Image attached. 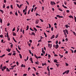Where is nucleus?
Listing matches in <instances>:
<instances>
[{"instance_id":"1","label":"nucleus","mask_w":76,"mask_h":76,"mask_svg":"<svg viewBox=\"0 0 76 76\" xmlns=\"http://www.w3.org/2000/svg\"><path fill=\"white\" fill-rule=\"evenodd\" d=\"M50 4H51V5H53L54 4V5H56V3L54 2V1H51Z\"/></svg>"},{"instance_id":"2","label":"nucleus","mask_w":76,"mask_h":76,"mask_svg":"<svg viewBox=\"0 0 76 76\" xmlns=\"http://www.w3.org/2000/svg\"><path fill=\"white\" fill-rule=\"evenodd\" d=\"M0 69H1L2 70V71H3V72L4 71V69H3V64H1V65L0 66Z\"/></svg>"},{"instance_id":"3","label":"nucleus","mask_w":76,"mask_h":76,"mask_svg":"<svg viewBox=\"0 0 76 76\" xmlns=\"http://www.w3.org/2000/svg\"><path fill=\"white\" fill-rule=\"evenodd\" d=\"M56 17H57L58 18H63V17L62 16H61L59 15H56Z\"/></svg>"},{"instance_id":"4","label":"nucleus","mask_w":76,"mask_h":76,"mask_svg":"<svg viewBox=\"0 0 76 76\" xmlns=\"http://www.w3.org/2000/svg\"><path fill=\"white\" fill-rule=\"evenodd\" d=\"M8 34V33L7 32V37L8 39V40H9V41L10 40V38L9 37V35Z\"/></svg>"},{"instance_id":"5","label":"nucleus","mask_w":76,"mask_h":76,"mask_svg":"<svg viewBox=\"0 0 76 76\" xmlns=\"http://www.w3.org/2000/svg\"><path fill=\"white\" fill-rule=\"evenodd\" d=\"M48 44V46L49 48H51L52 47V44Z\"/></svg>"},{"instance_id":"6","label":"nucleus","mask_w":76,"mask_h":76,"mask_svg":"<svg viewBox=\"0 0 76 76\" xmlns=\"http://www.w3.org/2000/svg\"><path fill=\"white\" fill-rule=\"evenodd\" d=\"M64 31H65L66 34L67 33V34H69V33H68V30H67V29H65V30H64Z\"/></svg>"},{"instance_id":"7","label":"nucleus","mask_w":76,"mask_h":76,"mask_svg":"<svg viewBox=\"0 0 76 76\" xmlns=\"http://www.w3.org/2000/svg\"><path fill=\"white\" fill-rule=\"evenodd\" d=\"M6 50L7 51H8V52H10V51H11V49H9V48H8V49H6Z\"/></svg>"},{"instance_id":"8","label":"nucleus","mask_w":76,"mask_h":76,"mask_svg":"<svg viewBox=\"0 0 76 76\" xmlns=\"http://www.w3.org/2000/svg\"><path fill=\"white\" fill-rule=\"evenodd\" d=\"M39 23V20H35V24H38Z\"/></svg>"},{"instance_id":"9","label":"nucleus","mask_w":76,"mask_h":76,"mask_svg":"<svg viewBox=\"0 0 76 76\" xmlns=\"http://www.w3.org/2000/svg\"><path fill=\"white\" fill-rule=\"evenodd\" d=\"M55 46L56 47H55V48H56V49H57L58 48V44H56Z\"/></svg>"},{"instance_id":"10","label":"nucleus","mask_w":76,"mask_h":76,"mask_svg":"<svg viewBox=\"0 0 76 76\" xmlns=\"http://www.w3.org/2000/svg\"><path fill=\"white\" fill-rule=\"evenodd\" d=\"M65 27H66V28L67 29L68 28H69V26H68V25L67 24V25H65Z\"/></svg>"},{"instance_id":"11","label":"nucleus","mask_w":76,"mask_h":76,"mask_svg":"<svg viewBox=\"0 0 76 76\" xmlns=\"http://www.w3.org/2000/svg\"><path fill=\"white\" fill-rule=\"evenodd\" d=\"M55 38V36H54V35H53L51 37L50 39H53V38Z\"/></svg>"},{"instance_id":"12","label":"nucleus","mask_w":76,"mask_h":76,"mask_svg":"<svg viewBox=\"0 0 76 76\" xmlns=\"http://www.w3.org/2000/svg\"><path fill=\"white\" fill-rule=\"evenodd\" d=\"M63 32L64 33V34L65 35L66 37H67V35L66 34V32L65 31V30H63Z\"/></svg>"},{"instance_id":"13","label":"nucleus","mask_w":76,"mask_h":76,"mask_svg":"<svg viewBox=\"0 0 76 76\" xmlns=\"http://www.w3.org/2000/svg\"><path fill=\"white\" fill-rule=\"evenodd\" d=\"M66 72V73L67 74H68V73H69V70H68L66 71H65Z\"/></svg>"},{"instance_id":"14","label":"nucleus","mask_w":76,"mask_h":76,"mask_svg":"<svg viewBox=\"0 0 76 76\" xmlns=\"http://www.w3.org/2000/svg\"><path fill=\"white\" fill-rule=\"evenodd\" d=\"M21 67H25V65H23V64H22L21 65Z\"/></svg>"},{"instance_id":"15","label":"nucleus","mask_w":76,"mask_h":76,"mask_svg":"<svg viewBox=\"0 0 76 76\" xmlns=\"http://www.w3.org/2000/svg\"><path fill=\"white\" fill-rule=\"evenodd\" d=\"M68 17H69L70 18H72V19H73V17L72 15H69L68 16Z\"/></svg>"},{"instance_id":"16","label":"nucleus","mask_w":76,"mask_h":76,"mask_svg":"<svg viewBox=\"0 0 76 76\" xmlns=\"http://www.w3.org/2000/svg\"><path fill=\"white\" fill-rule=\"evenodd\" d=\"M62 7H64V8H65V9H66V8H67V7L66 6H65L64 5V4L62 5Z\"/></svg>"},{"instance_id":"17","label":"nucleus","mask_w":76,"mask_h":76,"mask_svg":"<svg viewBox=\"0 0 76 76\" xmlns=\"http://www.w3.org/2000/svg\"><path fill=\"white\" fill-rule=\"evenodd\" d=\"M0 22L1 24H2V23L3 22V20H2V19L1 18L0 19Z\"/></svg>"},{"instance_id":"18","label":"nucleus","mask_w":76,"mask_h":76,"mask_svg":"<svg viewBox=\"0 0 76 76\" xmlns=\"http://www.w3.org/2000/svg\"><path fill=\"white\" fill-rule=\"evenodd\" d=\"M6 71L8 72H10V70H9L8 68H7Z\"/></svg>"},{"instance_id":"19","label":"nucleus","mask_w":76,"mask_h":76,"mask_svg":"<svg viewBox=\"0 0 76 76\" xmlns=\"http://www.w3.org/2000/svg\"><path fill=\"white\" fill-rule=\"evenodd\" d=\"M13 36H16V33H15V32H13Z\"/></svg>"},{"instance_id":"20","label":"nucleus","mask_w":76,"mask_h":76,"mask_svg":"<svg viewBox=\"0 0 76 76\" xmlns=\"http://www.w3.org/2000/svg\"><path fill=\"white\" fill-rule=\"evenodd\" d=\"M3 68L4 70H4H5V69H6L7 68V66H4L3 67Z\"/></svg>"},{"instance_id":"21","label":"nucleus","mask_w":76,"mask_h":76,"mask_svg":"<svg viewBox=\"0 0 76 76\" xmlns=\"http://www.w3.org/2000/svg\"><path fill=\"white\" fill-rule=\"evenodd\" d=\"M42 53H43V54H45V51H44V49H43V48L42 49Z\"/></svg>"},{"instance_id":"22","label":"nucleus","mask_w":76,"mask_h":76,"mask_svg":"<svg viewBox=\"0 0 76 76\" xmlns=\"http://www.w3.org/2000/svg\"><path fill=\"white\" fill-rule=\"evenodd\" d=\"M19 56H20V58H22V56L21 54H19Z\"/></svg>"},{"instance_id":"23","label":"nucleus","mask_w":76,"mask_h":76,"mask_svg":"<svg viewBox=\"0 0 76 76\" xmlns=\"http://www.w3.org/2000/svg\"><path fill=\"white\" fill-rule=\"evenodd\" d=\"M57 59H54V63H57Z\"/></svg>"},{"instance_id":"24","label":"nucleus","mask_w":76,"mask_h":76,"mask_svg":"<svg viewBox=\"0 0 76 76\" xmlns=\"http://www.w3.org/2000/svg\"><path fill=\"white\" fill-rule=\"evenodd\" d=\"M42 66H44L45 65H47V64H46V63H42Z\"/></svg>"},{"instance_id":"25","label":"nucleus","mask_w":76,"mask_h":76,"mask_svg":"<svg viewBox=\"0 0 76 76\" xmlns=\"http://www.w3.org/2000/svg\"><path fill=\"white\" fill-rule=\"evenodd\" d=\"M32 35H34V36H35V33L34 32H32Z\"/></svg>"},{"instance_id":"26","label":"nucleus","mask_w":76,"mask_h":76,"mask_svg":"<svg viewBox=\"0 0 76 76\" xmlns=\"http://www.w3.org/2000/svg\"><path fill=\"white\" fill-rule=\"evenodd\" d=\"M16 65H14L13 66H11V67H12V68H13L14 67H15V66H16Z\"/></svg>"},{"instance_id":"27","label":"nucleus","mask_w":76,"mask_h":76,"mask_svg":"<svg viewBox=\"0 0 76 76\" xmlns=\"http://www.w3.org/2000/svg\"><path fill=\"white\" fill-rule=\"evenodd\" d=\"M5 56V54H4V55H2V56H0V57L1 58H2V57H4V56Z\"/></svg>"},{"instance_id":"28","label":"nucleus","mask_w":76,"mask_h":76,"mask_svg":"<svg viewBox=\"0 0 76 76\" xmlns=\"http://www.w3.org/2000/svg\"><path fill=\"white\" fill-rule=\"evenodd\" d=\"M27 44H28V46H29V47H31V43H29V42H28L27 43Z\"/></svg>"},{"instance_id":"29","label":"nucleus","mask_w":76,"mask_h":76,"mask_svg":"<svg viewBox=\"0 0 76 76\" xmlns=\"http://www.w3.org/2000/svg\"><path fill=\"white\" fill-rule=\"evenodd\" d=\"M0 11L2 13V14L4 13V11H3V10H0Z\"/></svg>"},{"instance_id":"30","label":"nucleus","mask_w":76,"mask_h":76,"mask_svg":"<svg viewBox=\"0 0 76 76\" xmlns=\"http://www.w3.org/2000/svg\"><path fill=\"white\" fill-rule=\"evenodd\" d=\"M58 10H60L61 12H63V10H61L60 8H58Z\"/></svg>"},{"instance_id":"31","label":"nucleus","mask_w":76,"mask_h":76,"mask_svg":"<svg viewBox=\"0 0 76 76\" xmlns=\"http://www.w3.org/2000/svg\"><path fill=\"white\" fill-rule=\"evenodd\" d=\"M74 20H75V22H76V17L75 16H74Z\"/></svg>"},{"instance_id":"32","label":"nucleus","mask_w":76,"mask_h":76,"mask_svg":"<svg viewBox=\"0 0 76 76\" xmlns=\"http://www.w3.org/2000/svg\"><path fill=\"white\" fill-rule=\"evenodd\" d=\"M48 25L49 26V28H51V24H50L49 23L48 24Z\"/></svg>"},{"instance_id":"33","label":"nucleus","mask_w":76,"mask_h":76,"mask_svg":"<svg viewBox=\"0 0 76 76\" xmlns=\"http://www.w3.org/2000/svg\"><path fill=\"white\" fill-rule=\"evenodd\" d=\"M17 6H18V7H19V8H20V7L19 5L18 4H17Z\"/></svg>"},{"instance_id":"34","label":"nucleus","mask_w":76,"mask_h":76,"mask_svg":"<svg viewBox=\"0 0 76 76\" xmlns=\"http://www.w3.org/2000/svg\"><path fill=\"white\" fill-rule=\"evenodd\" d=\"M35 64H39V63L38 62H35Z\"/></svg>"},{"instance_id":"35","label":"nucleus","mask_w":76,"mask_h":76,"mask_svg":"<svg viewBox=\"0 0 76 76\" xmlns=\"http://www.w3.org/2000/svg\"><path fill=\"white\" fill-rule=\"evenodd\" d=\"M44 34L45 35V37L46 38L47 37V34H46L44 32Z\"/></svg>"},{"instance_id":"36","label":"nucleus","mask_w":76,"mask_h":76,"mask_svg":"<svg viewBox=\"0 0 76 76\" xmlns=\"http://www.w3.org/2000/svg\"><path fill=\"white\" fill-rule=\"evenodd\" d=\"M65 64H66V66H69V64H68L67 63H65Z\"/></svg>"},{"instance_id":"37","label":"nucleus","mask_w":76,"mask_h":76,"mask_svg":"<svg viewBox=\"0 0 76 76\" xmlns=\"http://www.w3.org/2000/svg\"><path fill=\"white\" fill-rule=\"evenodd\" d=\"M39 19H40V20H41L42 22H44V21L42 20L41 19L39 18Z\"/></svg>"},{"instance_id":"38","label":"nucleus","mask_w":76,"mask_h":76,"mask_svg":"<svg viewBox=\"0 0 76 76\" xmlns=\"http://www.w3.org/2000/svg\"><path fill=\"white\" fill-rule=\"evenodd\" d=\"M33 28L34 29V31H37V29H36V28H35V27H34Z\"/></svg>"},{"instance_id":"39","label":"nucleus","mask_w":76,"mask_h":76,"mask_svg":"<svg viewBox=\"0 0 76 76\" xmlns=\"http://www.w3.org/2000/svg\"><path fill=\"white\" fill-rule=\"evenodd\" d=\"M13 39L14 41L15 42H17V41H16L15 40V38H14V37H13Z\"/></svg>"},{"instance_id":"40","label":"nucleus","mask_w":76,"mask_h":76,"mask_svg":"<svg viewBox=\"0 0 76 76\" xmlns=\"http://www.w3.org/2000/svg\"><path fill=\"white\" fill-rule=\"evenodd\" d=\"M5 7H6V6L5 5V4H4L3 5V8H5Z\"/></svg>"},{"instance_id":"41","label":"nucleus","mask_w":76,"mask_h":76,"mask_svg":"<svg viewBox=\"0 0 76 76\" xmlns=\"http://www.w3.org/2000/svg\"><path fill=\"white\" fill-rule=\"evenodd\" d=\"M11 9H13V5H11Z\"/></svg>"},{"instance_id":"42","label":"nucleus","mask_w":76,"mask_h":76,"mask_svg":"<svg viewBox=\"0 0 76 76\" xmlns=\"http://www.w3.org/2000/svg\"><path fill=\"white\" fill-rule=\"evenodd\" d=\"M29 53L30 54H32V52H31V50H29Z\"/></svg>"},{"instance_id":"43","label":"nucleus","mask_w":76,"mask_h":76,"mask_svg":"<svg viewBox=\"0 0 76 76\" xmlns=\"http://www.w3.org/2000/svg\"><path fill=\"white\" fill-rule=\"evenodd\" d=\"M12 53H10L9 54H8V56H11L12 55Z\"/></svg>"},{"instance_id":"44","label":"nucleus","mask_w":76,"mask_h":76,"mask_svg":"<svg viewBox=\"0 0 76 76\" xmlns=\"http://www.w3.org/2000/svg\"><path fill=\"white\" fill-rule=\"evenodd\" d=\"M15 15H16L17 16H18V13H17V11H16L15 12Z\"/></svg>"},{"instance_id":"45","label":"nucleus","mask_w":76,"mask_h":76,"mask_svg":"<svg viewBox=\"0 0 76 76\" xmlns=\"http://www.w3.org/2000/svg\"><path fill=\"white\" fill-rule=\"evenodd\" d=\"M16 55V53H14L12 54V56H15Z\"/></svg>"},{"instance_id":"46","label":"nucleus","mask_w":76,"mask_h":76,"mask_svg":"<svg viewBox=\"0 0 76 76\" xmlns=\"http://www.w3.org/2000/svg\"><path fill=\"white\" fill-rule=\"evenodd\" d=\"M15 31V27H14L12 29V31Z\"/></svg>"},{"instance_id":"47","label":"nucleus","mask_w":76,"mask_h":76,"mask_svg":"<svg viewBox=\"0 0 76 76\" xmlns=\"http://www.w3.org/2000/svg\"><path fill=\"white\" fill-rule=\"evenodd\" d=\"M18 48L19 50H21V48H20L19 47V45L18 46Z\"/></svg>"},{"instance_id":"48","label":"nucleus","mask_w":76,"mask_h":76,"mask_svg":"<svg viewBox=\"0 0 76 76\" xmlns=\"http://www.w3.org/2000/svg\"><path fill=\"white\" fill-rule=\"evenodd\" d=\"M42 42V41L41 39H40L38 41V42Z\"/></svg>"},{"instance_id":"49","label":"nucleus","mask_w":76,"mask_h":76,"mask_svg":"<svg viewBox=\"0 0 76 76\" xmlns=\"http://www.w3.org/2000/svg\"><path fill=\"white\" fill-rule=\"evenodd\" d=\"M56 64V65L57 67H58V66L60 65V64Z\"/></svg>"},{"instance_id":"50","label":"nucleus","mask_w":76,"mask_h":76,"mask_svg":"<svg viewBox=\"0 0 76 76\" xmlns=\"http://www.w3.org/2000/svg\"><path fill=\"white\" fill-rule=\"evenodd\" d=\"M11 48H13V44H11L10 45Z\"/></svg>"},{"instance_id":"51","label":"nucleus","mask_w":76,"mask_h":76,"mask_svg":"<svg viewBox=\"0 0 76 76\" xmlns=\"http://www.w3.org/2000/svg\"><path fill=\"white\" fill-rule=\"evenodd\" d=\"M58 37V34L55 37L56 38H57Z\"/></svg>"},{"instance_id":"52","label":"nucleus","mask_w":76,"mask_h":76,"mask_svg":"<svg viewBox=\"0 0 76 76\" xmlns=\"http://www.w3.org/2000/svg\"><path fill=\"white\" fill-rule=\"evenodd\" d=\"M27 75V74H24L23 75V76H26Z\"/></svg>"},{"instance_id":"53","label":"nucleus","mask_w":76,"mask_h":76,"mask_svg":"<svg viewBox=\"0 0 76 76\" xmlns=\"http://www.w3.org/2000/svg\"><path fill=\"white\" fill-rule=\"evenodd\" d=\"M34 8H32V9H31V12H33V11H34Z\"/></svg>"},{"instance_id":"54","label":"nucleus","mask_w":76,"mask_h":76,"mask_svg":"<svg viewBox=\"0 0 76 76\" xmlns=\"http://www.w3.org/2000/svg\"><path fill=\"white\" fill-rule=\"evenodd\" d=\"M66 12H67L68 13H69V12H70V11H69L68 10H66Z\"/></svg>"},{"instance_id":"55","label":"nucleus","mask_w":76,"mask_h":76,"mask_svg":"<svg viewBox=\"0 0 76 76\" xmlns=\"http://www.w3.org/2000/svg\"><path fill=\"white\" fill-rule=\"evenodd\" d=\"M31 70V68L28 67V71H29V70Z\"/></svg>"},{"instance_id":"56","label":"nucleus","mask_w":76,"mask_h":76,"mask_svg":"<svg viewBox=\"0 0 76 76\" xmlns=\"http://www.w3.org/2000/svg\"><path fill=\"white\" fill-rule=\"evenodd\" d=\"M29 42H32V40H29Z\"/></svg>"},{"instance_id":"57","label":"nucleus","mask_w":76,"mask_h":76,"mask_svg":"<svg viewBox=\"0 0 76 76\" xmlns=\"http://www.w3.org/2000/svg\"><path fill=\"white\" fill-rule=\"evenodd\" d=\"M3 35H0V37H1V38H3Z\"/></svg>"},{"instance_id":"58","label":"nucleus","mask_w":76,"mask_h":76,"mask_svg":"<svg viewBox=\"0 0 76 76\" xmlns=\"http://www.w3.org/2000/svg\"><path fill=\"white\" fill-rule=\"evenodd\" d=\"M48 43H50V42H52L50 41H48Z\"/></svg>"},{"instance_id":"59","label":"nucleus","mask_w":76,"mask_h":76,"mask_svg":"<svg viewBox=\"0 0 76 76\" xmlns=\"http://www.w3.org/2000/svg\"><path fill=\"white\" fill-rule=\"evenodd\" d=\"M20 32H22V28H21L20 30Z\"/></svg>"},{"instance_id":"60","label":"nucleus","mask_w":76,"mask_h":76,"mask_svg":"<svg viewBox=\"0 0 76 76\" xmlns=\"http://www.w3.org/2000/svg\"><path fill=\"white\" fill-rule=\"evenodd\" d=\"M51 30L52 31H53V27H51Z\"/></svg>"},{"instance_id":"61","label":"nucleus","mask_w":76,"mask_h":76,"mask_svg":"<svg viewBox=\"0 0 76 76\" xmlns=\"http://www.w3.org/2000/svg\"><path fill=\"white\" fill-rule=\"evenodd\" d=\"M27 29H29V26H27Z\"/></svg>"},{"instance_id":"62","label":"nucleus","mask_w":76,"mask_h":76,"mask_svg":"<svg viewBox=\"0 0 76 76\" xmlns=\"http://www.w3.org/2000/svg\"><path fill=\"white\" fill-rule=\"evenodd\" d=\"M66 73V71H65V72H64L63 73V75H65V74Z\"/></svg>"},{"instance_id":"63","label":"nucleus","mask_w":76,"mask_h":76,"mask_svg":"<svg viewBox=\"0 0 76 76\" xmlns=\"http://www.w3.org/2000/svg\"><path fill=\"white\" fill-rule=\"evenodd\" d=\"M6 8L7 9H9V6H8Z\"/></svg>"},{"instance_id":"64","label":"nucleus","mask_w":76,"mask_h":76,"mask_svg":"<svg viewBox=\"0 0 76 76\" xmlns=\"http://www.w3.org/2000/svg\"><path fill=\"white\" fill-rule=\"evenodd\" d=\"M56 44H58V40H57L56 42Z\"/></svg>"}]
</instances>
